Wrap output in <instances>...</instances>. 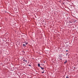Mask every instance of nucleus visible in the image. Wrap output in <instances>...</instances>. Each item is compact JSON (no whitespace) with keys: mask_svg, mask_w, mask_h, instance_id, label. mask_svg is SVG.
Returning a JSON list of instances; mask_svg holds the SVG:
<instances>
[{"mask_svg":"<svg viewBox=\"0 0 78 78\" xmlns=\"http://www.w3.org/2000/svg\"><path fill=\"white\" fill-rule=\"evenodd\" d=\"M69 23H72V22H71L70 21H69Z\"/></svg>","mask_w":78,"mask_h":78,"instance_id":"6e6552de","label":"nucleus"},{"mask_svg":"<svg viewBox=\"0 0 78 78\" xmlns=\"http://www.w3.org/2000/svg\"><path fill=\"white\" fill-rule=\"evenodd\" d=\"M44 63H45V61H44Z\"/></svg>","mask_w":78,"mask_h":78,"instance_id":"4468645a","label":"nucleus"},{"mask_svg":"<svg viewBox=\"0 0 78 78\" xmlns=\"http://www.w3.org/2000/svg\"><path fill=\"white\" fill-rule=\"evenodd\" d=\"M66 51H68V50H66Z\"/></svg>","mask_w":78,"mask_h":78,"instance_id":"f3484780","label":"nucleus"},{"mask_svg":"<svg viewBox=\"0 0 78 78\" xmlns=\"http://www.w3.org/2000/svg\"><path fill=\"white\" fill-rule=\"evenodd\" d=\"M40 66V64H38V66L39 67H41V66Z\"/></svg>","mask_w":78,"mask_h":78,"instance_id":"7ed1b4c3","label":"nucleus"},{"mask_svg":"<svg viewBox=\"0 0 78 78\" xmlns=\"http://www.w3.org/2000/svg\"><path fill=\"white\" fill-rule=\"evenodd\" d=\"M66 78H69V77H68V76H67Z\"/></svg>","mask_w":78,"mask_h":78,"instance_id":"423d86ee","label":"nucleus"},{"mask_svg":"<svg viewBox=\"0 0 78 78\" xmlns=\"http://www.w3.org/2000/svg\"><path fill=\"white\" fill-rule=\"evenodd\" d=\"M28 66H31V65H28Z\"/></svg>","mask_w":78,"mask_h":78,"instance_id":"0eeeda50","label":"nucleus"},{"mask_svg":"<svg viewBox=\"0 0 78 78\" xmlns=\"http://www.w3.org/2000/svg\"><path fill=\"white\" fill-rule=\"evenodd\" d=\"M40 67V68H41V69L42 70H44V68L42 67L41 66Z\"/></svg>","mask_w":78,"mask_h":78,"instance_id":"f03ea898","label":"nucleus"},{"mask_svg":"<svg viewBox=\"0 0 78 78\" xmlns=\"http://www.w3.org/2000/svg\"><path fill=\"white\" fill-rule=\"evenodd\" d=\"M42 66H44V64H42Z\"/></svg>","mask_w":78,"mask_h":78,"instance_id":"2eb2a0df","label":"nucleus"},{"mask_svg":"<svg viewBox=\"0 0 78 78\" xmlns=\"http://www.w3.org/2000/svg\"><path fill=\"white\" fill-rule=\"evenodd\" d=\"M43 71H45V70H43Z\"/></svg>","mask_w":78,"mask_h":78,"instance_id":"6ab92c4d","label":"nucleus"},{"mask_svg":"<svg viewBox=\"0 0 78 78\" xmlns=\"http://www.w3.org/2000/svg\"><path fill=\"white\" fill-rule=\"evenodd\" d=\"M59 57H60V58H61V57H61V56H59Z\"/></svg>","mask_w":78,"mask_h":78,"instance_id":"a211bd4d","label":"nucleus"},{"mask_svg":"<svg viewBox=\"0 0 78 78\" xmlns=\"http://www.w3.org/2000/svg\"><path fill=\"white\" fill-rule=\"evenodd\" d=\"M23 47H26V46L25 45V44H23Z\"/></svg>","mask_w":78,"mask_h":78,"instance_id":"39448f33","label":"nucleus"},{"mask_svg":"<svg viewBox=\"0 0 78 78\" xmlns=\"http://www.w3.org/2000/svg\"><path fill=\"white\" fill-rule=\"evenodd\" d=\"M23 61H25V62H27V60L25 59H24L23 60Z\"/></svg>","mask_w":78,"mask_h":78,"instance_id":"20e7f679","label":"nucleus"},{"mask_svg":"<svg viewBox=\"0 0 78 78\" xmlns=\"http://www.w3.org/2000/svg\"><path fill=\"white\" fill-rule=\"evenodd\" d=\"M74 69H75V67H74Z\"/></svg>","mask_w":78,"mask_h":78,"instance_id":"dca6fc26","label":"nucleus"},{"mask_svg":"<svg viewBox=\"0 0 78 78\" xmlns=\"http://www.w3.org/2000/svg\"><path fill=\"white\" fill-rule=\"evenodd\" d=\"M66 61L65 62H64V64H66V63H67V61L66 60H65Z\"/></svg>","mask_w":78,"mask_h":78,"instance_id":"f257e3e1","label":"nucleus"},{"mask_svg":"<svg viewBox=\"0 0 78 78\" xmlns=\"http://www.w3.org/2000/svg\"><path fill=\"white\" fill-rule=\"evenodd\" d=\"M28 42L26 44V45H27V44H28Z\"/></svg>","mask_w":78,"mask_h":78,"instance_id":"1a4fd4ad","label":"nucleus"},{"mask_svg":"<svg viewBox=\"0 0 78 78\" xmlns=\"http://www.w3.org/2000/svg\"><path fill=\"white\" fill-rule=\"evenodd\" d=\"M59 59H61V60H62V58H60Z\"/></svg>","mask_w":78,"mask_h":78,"instance_id":"9b49d317","label":"nucleus"},{"mask_svg":"<svg viewBox=\"0 0 78 78\" xmlns=\"http://www.w3.org/2000/svg\"><path fill=\"white\" fill-rule=\"evenodd\" d=\"M75 69H73V71H75Z\"/></svg>","mask_w":78,"mask_h":78,"instance_id":"f8f14e48","label":"nucleus"},{"mask_svg":"<svg viewBox=\"0 0 78 78\" xmlns=\"http://www.w3.org/2000/svg\"><path fill=\"white\" fill-rule=\"evenodd\" d=\"M42 73H44V72L43 71V72H42Z\"/></svg>","mask_w":78,"mask_h":78,"instance_id":"9d476101","label":"nucleus"},{"mask_svg":"<svg viewBox=\"0 0 78 78\" xmlns=\"http://www.w3.org/2000/svg\"><path fill=\"white\" fill-rule=\"evenodd\" d=\"M67 55H68V54H67V53H66V56H67Z\"/></svg>","mask_w":78,"mask_h":78,"instance_id":"ddd939ff","label":"nucleus"}]
</instances>
